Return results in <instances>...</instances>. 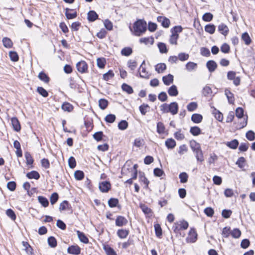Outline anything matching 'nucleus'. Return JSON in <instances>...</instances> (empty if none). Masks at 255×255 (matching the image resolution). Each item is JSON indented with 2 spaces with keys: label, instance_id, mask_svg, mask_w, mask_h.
I'll return each instance as SVG.
<instances>
[{
  "label": "nucleus",
  "instance_id": "b1692460",
  "mask_svg": "<svg viewBox=\"0 0 255 255\" xmlns=\"http://www.w3.org/2000/svg\"><path fill=\"white\" fill-rule=\"evenodd\" d=\"M242 40H243L247 45H250L252 42V39L247 32H245L242 34Z\"/></svg>",
  "mask_w": 255,
  "mask_h": 255
},
{
  "label": "nucleus",
  "instance_id": "9d476101",
  "mask_svg": "<svg viewBox=\"0 0 255 255\" xmlns=\"http://www.w3.org/2000/svg\"><path fill=\"white\" fill-rule=\"evenodd\" d=\"M189 240L191 243H195L197 239V234L195 230L191 228L189 232Z\"/></svg>",
  "mask_w": 255,
  "mask_h": 255
},
{
  "label": "nucleus",
  "instance_id": "c9c22d12",
  "mask_svg": "<svg viewBox=\"0 0 255 255\" xmlns=\"http://www.w3.org/2000/svg\"><path fill=\"white\" fill-rule=\"evenodd\" d=\"M179 178L181 183H185L188 181V175L186 172H183L179 174Z\"/></svg>",
  "mask_w": 255,
  "mask_h": 255
},
{
  "label": "nucleus",
  "instance_id": "49530a36",
  "mask_svg": "<svg viewBox=\"0 0 255 255\" xmlns=\"http://www.w3.org/2000/svg\"><path fill=\"white\" fill-rule=\"evenodd\" d=\"M246 138L250 141H253L255 139V133L254 131L250 130L246 134Z\"/></svg>",
  "mask_w": 255,
  "mask_h": 255
},
{
  "label": "nucleus",
  "instance_id": "a19ab883",
  "mask_svg": "<svg viewBox=\"0 0 255 255\" xmlns=\"http://www.w3.org/2000/svg\"><path fill=\"white\" fill-rule=\"evenodd\" d=\"M139 42L144 43L145 45L148 44L149 43L151 44H153L154 39L152 37L141 38L139 39Z\"/></svg>",
  "mask_w": 255,
  "mask_h": 255
},
{
  "label": "nucleus",
  "instance_id": "393cba45",
  "mask_svg": "<svg viewBox=\"0 0 255 255\" xmlns=\"http://www.w3.org/2000/svg\"><path fill=\"white\" fill-rule=\"evenodd\" d=\"M183 30V27L181 25H176L172 28L170 30V32L172 34L174 35H177L179 38L178 33H180Z\"/></svg>",
  "mask_w": 255,
  "mask_h": 255
},
{
  "label": "nucleus",
  "instance_id": "e2e57ef3",
  "mask_svg": "<svg viewBox=\"0 0 255 255\" xmlns=\"http://www.w3.org/2000/svg\"><path fill=\"white\" fill-rule=\"evenodd\" d=\"M248 148H249V143L248 142H242L239 147V150L241 152H245L248 149Z\"/></svg>",
  "mask_w": 255,
  "mask_h": 255
},
{
  "label": "nucleus",
  "instance_id": "4d7b16f0",
  "mask_svg": "<svg viewBox=\"0 0 255 255\" xmlns=\"http://www.w3.org/2000/svg\"><path fill=\"white\" fill-rule=\"evenodd\" d=\"M212 93V91L211 88L209 86H205L202 90V94L203 95L207 97L209 95H211Z\"/></svg>",
  "mask_w": 255,
  "mask_h": 255
},
{
  "label": "nucleus",
  "instance_id": "e433bc0d",
  "mask_svg": "<svg viewBox=\"0 0 255 255\" xmlns=\"http://www.w3.org/2000/svg\"><path fill=\"white\" fill-rule=\"evenodd\" d=\"M22 244L24 247V250L28 255H31L32 253V249L29 244L26 242H22Z\"/></svg>",
  "mask_w": 255,
  "mask_h": 255
},
{
  "label": "nucleus",
  "instance_id": "ea45409f",
  "mask_svg": "<svg viewBox=\"0 0 255 255\" xmlns=\"http://www.w3.org/2000/svg\"><path fill=\"white\" fill-rule=\"evenodd\" d=\"M39 202L44 207H47L49 205V202L47 199L43 196H39L38 197Z\"/></svg>",
  "mask_w": 255,
  "mask_h": 255
},
{
  "label": "nucleus",
  "instance_id": "a878e982",
  "mask_svg": "<svg viewBox=\"0 0 255 255\" xmlns=\"http://www.w3.org/2000/svg\"><path fill=\"white\" fill-rule=\"evenodd\" d=\"M189 131L193 136H198L201 133L200 128L197 126L191 127Z\"/></svg>",
  "mask_w": 255,
  "mask_h": 255
},
{
  "label": "nucleus",
  "instance_id": "bf43d9fd",
  "mask_svg": "<svg viewBox=\"0 0 255 255\" xmlns=\"http://www.w3.org/2000/svg\"><path fill=\"white\" fill-rule=\"evenodd\" d=\"M200 53L202 56L209 57L210 55V51L207 47H201L200 49Z\"/></svg>",
  "mask_w": 255,
  "mask_h": 255
},
{
  "label": "nucleus",
  "instance_id": "423d86ee",
  "mask_svg": "<svg viewBox=\"0 0 255 255\" xmlns=\"http://www.w3.org/2000/svg\"><path fill=\"white\" fill-rule=\"evenodd\" d=\"M80 252L81 249L77 245L71 246L67 249V252L72 255H79L80 254Z\"/></svg>",
  "mask_w": 255,
  "mask_h": 255
},
{
  "label": "nucleus",
  "instance_id": "3c124183",
  "mask_svg": "<svg viewBox=\"0 0 255 255\" xmlns=\"http://www.w3.org/2000/svg\"><path fill=\"white\" fill-rule=\"evenodd\" d=\"M147 109H149L148 105L146 104H143L139 107V110L142 115H145L147 112Z\"/></svg>",
  "mask_w": 255,
  "mask_h": 255
},
{
  "label": "nucleus",
  "instance_id": "0eeeda50",
  "mask_svg": "<svg viewBox=\"0 0 255 255\" xmlns=\"http://www.w3.org/2000/svg\"><path fill=\"white\" fill-rule=\"evenodd\" d=\"M76 67L78 71L82 73L85 72L88 68L87 64L84 61L78 62L76 64Z\"/></svg>",
  "mask_w": 255,
  "mask_h": 255
},
{
  "label": "nucleus",
  "instance_id": "cd10ccee",
  "mask_svg": "<svg viewBox=\"0 0 255 255\" xmlns=\"http://www.w3.org/2000/svg\"><path fill=\"white\" fill-rule=\"evenodd\" d=\"M216 30V26L213 24H208L205 26V30L206 32L212 34H213Z\"/></svg>",
  "mask_w": 255,
  "mask_h": 255
},
{
  "label": "nucleus",
  "instance_id": "a211bd4d",
  "mask_svg": "<svg viewBox=\"0 0 255 255\" xmlns=\"http://www.w3.org/2000/svg\"><path fill=\"white\" fill-rule=\"evenodd\" d=\"M239 144V142L237 139H234L226 143V145L231 149H236Z\"/></svg>",
  "mask_w": 255,
  "mask_h": 255
},
{
  "label": "nucleus",
  "instance_id": "dca6fc26",
  "mask_svg": "<svg viewBox=\"0 0 255 255\" xmlns=\"http://www.w3.org/2000/svg\"><path fill=\"white\" fill-rule=\"evenodd\" d=\"M165 145L168 149H172L175 147L176 143L174 139H173L172 138H168L165 141Z\"/></svg>",
  "mask_w": 255,
  "mask_h": 255
},
{
  "label": "nucleus",
  "instance_id": "4c0bfd02",
  "mask_svg": "<svg viewBox=\"0 0 255 255\" xmlns=\"http://www.w3.org/2000/svg\"><path fill=\"white\" fill-rule=\"evenodd\" d=\"M154 230L156 236L160 238L162 235V230L160 227V225L158 224L154 225Z\"/></svg>",
  "mask_w": 255,
  "mask_h": 255
},
{
  "label": "nucleus",
  "instance_id": "7ed1b4c3",
  "mask_svg": "<svg viewBox=\"0 0 255 255\" xmlns=\"http://www.w3.org/2000/svg\"><path fill=\"white\" fill-rule=\"evenodd\" d=\"M157 20L158 22L161 23L162 26L164 28H168L170 26V20L165 16H158L157 17Z\"/></svg>",
  "mask_w": 255,
  "mask_h": 255
},
{
  "label": "nucleus",
  "instance_id": "ddd939ff",
  "mask_svg": "<svg viewBox=\"0 0 255 255\" xmlns=\"http://www.w3.org/2000/svg\"><path fill=\"white\" fill-rule=\"evenodd\" d=\"M11 122L14 130L19 131L21 129V127L18 119L15 117L12 118Z\"/></svg>",
  "mask_w": 255,
  "mask_h": 255
},
{
  "label": "nucleus",
  "instance_id": "c85d7f7f",
  "mask_svg": "<svg viewBox=\"0 0 255 255\" xmlns=\"http://www.w3.org/2000/svg\"><path fill=\"white\" fill-rule=\"evenodd\" d=\"M98 17V15L93 10L90 11L88 13V19L90 21H94Z\"/></svg>",
  "mask_w": 255,
  "mask_h": 255
},
{
  "label": "nucleus",
  "instance_id": "39448f33",
  "mask_svg": "<svg viewBox=\"0 0 255 255\" xmlns=\"http://www.w3.org/2000/svg\"><path fill=\"white\" fill-rule=\"evenodd\" d=\"M168 111L172 115H175L178 111V105L177 102H173L168 104Z\"/></svg>",
  "mask_w": 255,
  "mask_h": 255
},
{
  "label": "nucleus",
  "instance_id": "473e14b6",
  "mask_svg": "<svg viewBox=\"0 0 255 255\" xmlns=\"http://www.w3.org/2000/svg\"><path fill=\"white\" fill-rule=\"evenodd\" d=\"M77 236L81 242L87 244L89 242V240L87 237L83 233L80 232L79 231H77Z\"/></svg>",
  "mask_w": 255,
  "mask_h": 255
},
{
  "label": "nucleus",
  "instance_id": "864d4df0",
  "mask_svg": "<svg viewBox=\"0 0 255 255\" xmlns=\"http://www.w3.org/2000/svg\"><path fill=\"white\" fill-rule=\"evenodd\" d=\"M204 213L205 215L209 217H212L214 214V209L211 207H207L204 209Z\"/></svg>",
  "mask_w": 255,
  "mask_h": 255
},
{
  "label": "nucleus",
  "instance_id": "0e129e2a",
  "mask_svg": "<svg viewBox=\"0 0 255 255\" xmlns=\"http://www.w3.org/2000/svg\"><path fill=\"white\" fill-rule=\"evenodd\" d=\"M167 98L168 96L165 92H161L158 95V99L162 102L166 101Z\"/></svg>",
  "mask_w": 255,
  "mask_h": 255
},
{
  "label": "nucleus",
  "instance_id": "6ab92c4d",
  "mask_svg": "<svg viewBox=\"0 0 255 255\" xmlns=\"http://www.w3.org/2000/svg\"><path fill=\"white\" fill-rule=\"evenodd\" d=\"M191 121L195 124L200 123L203 120V116L199 114H193L191 118Z\"/></svg>",
  "mask_w": 255,
  "mask_h": 255
},
{
  "label": "nucleus",
  "instance_id": "412c9836",
  "mask_svg": "<svg viewBox=\"0 0 255 255\" xmlns=\"http://www.w3.org/2000/svg\"><path fill=\"white\" fill-rule=\"evenodd\" d=\"M65 10V15L67 19H73L77 16L76 12L74 11L73 9L66 8Z\"/></svg>",
  "mask_w": 255,
  "mask_h": 255
},
{
  "label": "nucleus",
  "instance_id": "338daca9",
  "mask_svg": "<svg viewBox=\"0 0 255 255\" xmlns=\"http://www.w3.org/2000/svg\"><path fill=\"white\" fill-rule=\"evenodd\" d=\"M74 176L78 180H82L84 177V174L83 171L77 170L75 172Z\"/></svg>",
  "mask_w": 255,
  "mask_h": 255
},
{
  "label": "nucleus",
  "instance_id": "f8f14e48",
  "mask_svg": "<svg viewBox=\"0 0 255 255\" xmlns=\"http://www.w3.org/2000/svg\"><path fill=\"white\" fill-rule=\"evenodd\" d=\"M218 31L224 36L227 35L229 33V28L228 26L224 23H221L218 26Z\"/></svg>",
  "mask_w": 255,
  "mask_h": 255
},
{
  "label": "nucleus",
  "instance_id": "9b49d317",
  "mask_svg": "<svg viewBox=\"0 0 255 255\" xmlns=\"http://www.w3.org/2000/svg\"><path fill=\"white\" fill-rule=\"evenodd\" d=\"M111 188V184L109 182L104 181L99 184V189L103 192H107Z\"/></svg>",
  "mask_w": 255,
  "mask_h": 255
},
{
  "label": "nucleus",
  "instance_id": "6e6552de",
  "mask_svg": "<svg viewBox=\"0 0 255 255\" xmlns=\"http://www.w3.org/2000/svg\"><path fill=\"white\" fill-rule=\"evenodd\" d=\"M206 67H207L209 71L211 73L215 71L217 67V63L214 60H209L206 63Z\"/></svg>",
  "mask_w": 255,
  "mask_h": 255
},
{
  "label": "nucleus",
  "instance_id": "aec40b11",
  "mask_svg": "<svg viewBox=\"0 0 255 255\" xmlns=\"http://www.w3.org/2000/svg\"><path fill=\"white\" fill-rule=\"evenodd\" d=\"M117 234L120 239H125L129 234V231L126 229H119Z\"/></svg>",
  "mask_w": 255,
  "mask_h": 255
},
{
  "label": "nucleus",
  "instance_id": "58836bf2",
  "mask_svg": "<svg viewBox=\"0 0 255 255\" xmlns=\"http://www.w3.org/2000/svg\"><path fill=\"white\" fill-rule=\"evenodd\" d=\"M128 124L126 120H122L120 121L118 125L119 129L124 130L126 129L128 127Z\"/></svg>",
  "mask_w": 255,
  "mask_h": 255
},
{
  "label": "nucleus",
  "instance_id": "de8ad7c7",
  "mask_svg": "<svg viewBox=\"0 0 255 255\" xmlns=\"http://www.w3.org/2000/svg\"><path fill=\"white\" fill-rule=\"evenodd\" d=\"M139 207L145 214H149L152 213L151 209L144 204H140Z\"/></svg>",
  "mask_w": 255,
  "mask_h": 255
},
{
  "label": "nucleus",
  "instance_id": "680f3d73",
  "mask_svg": "<svg viewBox=\"0 0 255 255\" xmlns=\"http://www.w3.org/2000/svg\"><path fill=\"white\" fill-rule=\"evenodd\" d=\"M232 211L229 209H224L222 212V216L225 219H228L230 217Z\"/></svg>",
  "mask_w": 255,
  "mask_h": 255
},
{
  "label": "nucleus",
  "instance_id": "4468645a",
  "mask_svg": "<svg viewBox=\"0 0 255 255\" xmlns=\"http://www.w3.org/2000/svg\"><path fill=\"white\" fill-rule=\"evenodd\" d=\"M225 94L228 99L229 103L230 104H233L235 102L234 94L228 89H225Z\"/></svg>",
  "mask_w": 255,
  "mask_h": 255
},
{
  "label": "nucleus",
  "instance_id": "bb28decb",
  "mask_svg": "<svg viewBox=\"0 0 255 255\" xmlns=\"http://www.w3.org/2000/svg\"><path fill=\"white\" fill-rule=\"evenodd\" d=\"M122 89L123 91L126 92L128 94H131L133 93L132 88L126 83H123L122 85Z\"/></svg>",
  "mask_w": 255,
  "mask_h": 255
},
{
  "label": "nucleus",
  "instance_id": "7c9ffc66",
  "mask_svg": "<svg viewBox=\"0 0 255 255\" xmlns=\"http://www.w3.org/2000/svg\"><path fill=\"white\" fill-rule=\"evenodd\" d=\"M190 146L192 151L194 152L201 149L200 145L195 140H192L190 142Z\"/></svg>",
  "mask_w": 255,
  "mask_h": 255
},
{
  "label": "nucleus",
  "instance_id": "f03ea898",
  "mask_svg": "<svg viewBox=\"0 0 255 255\" xmlns=\"http://www.w3.org/2000/svg\"><path fill=\"white\" fill-rule=\"evenodd\" d=\"M131 162L127 161L125 164L124 165L122 169V174L123 175H127L126 172L127 171H136L137 172V168L138 167L137 164L133 165V167H130Z\"/></svg>",
  "mask_w": 255,
  "mask_h": 255
},
{
  "label": "nucleus",
  "instance_id": "603ef678",
  "mask_svg": "<svg viewBox=\"0 0 255 255\" xmlns=\"http://www.w3.org/2000/svg\"><path fill=\"white\" fill-rule=\"evenodd\" d=\"M231 228L230 227H225L223 229L222 235L224 238H228L231 235Z\"/></svg>",
  "mask_w": 255,
  "mask_h": 255
},
{
  "label": "nucleus",
  "instance_id": "5fc2aeb1",
  "mask_svg": "<svg viewBox=\"0 0 255 255\" xmlns=\"http://www.w3.org/2000/svg\"><path fill=\"white\" fill-rule=\"evenodd\" d=\"M62 109L64 111L71 112L73 110V106L69 103H64L62 105Z\"/></svg>",
  "mask_w": 255,
  "mask_h": 255
},
{
  "label": "nucleus",
  "instance_id": "a18cd8bd",
  "mask_svg": "<svg viewBox=\"0 0 255 255\" xmlns=\"http://www.w3.org/2000/svg\"><path fill=\"white\" fill-rule=\"evenodd\" d=\"M3 46L6 48H10L12 46V42L10 38L4 37L2 39Z\"/></svg>",
  "mask_w": 255,
  "mask_h": 255
},
{
  "label": "nucleus",
  "instance_id": "2f4dec72",
  "mask_svg": "<svg viewBox=\"0 0 255 255\" xmlns=\"http://www.w3.org/2000/svg\"><path fill=\"white\" fill-rule=\"evenodd\" d=\"M194 152L195 153V156L198 161L202 162L204 161L203 153L201 148L197 151H194Z\"/></svg>",
  "mask_w": 255,
  "mask_h": 255
},
{
  "label": "nucleus",
  "instance_id": "c756f323",
  "mask_svg": "<svg viewBox=\"0 0 255 255\" xmlns=\"http://www.w3.org/2000/svg\"><path fill=\"white\" fill-rule=\"evenodd\" d=\"M185 66L186 70L190 72L197 69V64L193 62H188L186 63Z\"/></svg>",
  "mask_w": 255,
  "mask_h": 255
},
{
  "label": "nucleus",
  "instance_id": "6e6d98bb",
  "mask_svg": "<svg viewBox=\"0 0 255 255\" xmlns=\"http://www.w3.org/2000/svg\"><path fill=\"white\" fill-rule=\"evenodd\" d=\"M181 129L174 133V137L178 140H182L185 138L184 135L181 132Z\"/></svg>",
  "mask_w": 255,
  "mask_h": 255
},
{
  "label": "nucleus",
  "instance_id": "f3484780",
  "mask_svg": "<svg viewBox=\"0 0 255 255\" xmlns=\"http://www.w3.org/2000/svg\"><path fill=\"white\" fill-rule=\"evenodd\" d=\"M168 93L169 96L171 97H175L178 95V91L177 86L175 85H172L168 89Z\"/></svg>",
  "mask_w": 255,
  "mask_h": 255
},
{
  "label": "nucleus",
  "instance_id": "72a5a7b5",
  "mask_svg": "<svg viewBox=\"0 0 255 255\" xmlns=\"http://www.w3.org/2000/svg\"><path fill=\"white\" fill-rule=\"evenodd\" d=\"M242 233L238 228H235L231 232V235L233 238L238 239L241 236Z\"/></svg>",
  "mask_w": 255,
  "mask_h": 255
},
{
  "label": "nucleus",
  "instance_id": "79ce46f5",
  "mask_svg": "<svg viewBox=\"0 0 255 255\" xmlns=\"http://www.w3.org/2000/svg\"><path fill=\"white\" fill-rule=\"evenodd\" d=\"M159 51L161 53H166L168 51L166 45L164 43L159 42L157 44Z\"/></svg>",
  "mask_w": 255,
  "mask_h": 255
},
{
  "label": "nucleus",
  "instance_id": "774afa93",
  "mask_svg": "<svg viewBox=\"0 0 255 255\" xmlns=\"http://www.w3.org/2000/svg\"><path fill=\"white\" fill-rule=\"evenodd\" d=\"M246 162V159L244 157H240L238 158L236 162V164L240 168H243L244 166V163Z\"/></svg>",
  "mask_w": 255,
  "mask_h": 255
},
{
  "label": "nucleus",
  "instance_id": "69168bd1",
  "mask_svg": "<svg viewBox=\"0 0 255 255\" xmlns=\"http://www.w3.org/2000/svg\"><path fill=\"white\" fill-rule=\"evenodd\" d=\"M48 243L51 248H55L57 246V241L53 237H50L48 239Z\"/></svg>",
  "mask_w": 255,
  "mask_h": 255
},
{
  "label": "nucleus",
  "instance_id": "1a4fd4ad",
  "mask_svg": "<svg viewBox=\"0 0 255 255\" xmlns=\"http://www.w3.org/2000/svg\"><path fill=\"white\" fill-rule=\"evenodd\" d=\"M173 78L174 77L172 74H168L167 75L162 77V81L165 85L169 86L173 82Z\"/></svg>",
  "mask_w": 255,
  "mask_h": 255
},
{
  "label": "nucleus",
  "instance_id": "09e8293b",
  "mask_svg": "<svg viewBox=\"0 0 255 255\" xmlns=\"http://www.w3.org/2000/svg\"><path fill=\"white\" fill-rule=\"evenodd\" d=\"M236 116L239 118L241 119L244 116V110L241 107H238L236 109Z\"/></svg>",
  "mask_w": 255,
  "mask_h": 255
},
{
  "label": "nucleus",
  "instance_id": "37998d69",
  "mask_svg": "<svg viewBox=\"0 0 255 255\" xmlns=\"http://www.w3.org/2000/svg\"><path fill=\"white\" fill-rule=\"evenodd\" d=\"M213 18V15L210 12H206L202 16L203 20L206 22H210L212 20Z\"/></svg>",
  "mask_w": 255,
  "mask_h": 255
},
{
  "label": "nucleus",
  "instance_id": "052dcab7",
  "mask_svg": "<svg viewBox=\"0 0 255 255\" xmlns=\"http://www.w3.org/2000/svg\"><path fill=\"white\" fill-rule=\"evenodd\" d=\"M153 174L156 177H161L165 175L163 170L159 168H155L153 170Z\"/></svg>",
  "mask_w": 255,
  "mask_h": 255
},
{
  "label": "nucleus",
  "instance_id": "5701e85b",
  "mask_svg": "<svg viewBox=\"0 0 255 255\" xmlns=\"http://www.w3.org/2000/svg\"><path fill=\"white\" fill-rule=\"evenodd\" d=\"M132 49L130 47H125L123 48L121 52V54L125 56H129L132 53Z\"/></svg>",
  "mask_w": 255,
  "mask_h": 255
},
{
  "label": "nucleus",
  "instance_id": "f257e3e1",
  "mask_svg": "<svg viewBox=\"0 0 255 255\" xmlns=\"http://www.w3.org/2000/svg\"><path fill=\"white\" fill-rule=\"evenodd\" d=\"M133 29L134 34L136 36H140L144 33L147 29V24L143 19H137L133 23Z\"/></svg>",
  "mask_w": 255,
  "mask_h": 255
},
{
  "label": "nucleus",
  "instance_id": "8fccbe9b",
  "mask_svg": "<svg viewBox=\"0 0 255 255\" xmlns=\"http://www.w3.org/2000/svg\"><path fill=\"white\" fill-rule=\"evenodd\" d=\"M165 131V127L164 124L161 122L157 123V132L159 133H163Z\"/></svg>",
  "mask_w": 255,
  "mask_h": 255
},
{
  "label": "nucleus",
  "instance_id": "13d9d810",
  "mask_svg": "<svg viewBox=\"0 0 255 255\" xmlns=\"http://www.w3.org/2000/svg\"><path fill=\"white\" fill-rule=\"evenodd\" d=\"M38 77L40 80L45 83H48L49 81V78L48 76L43 72H40Z\"/></svg>",
  "mask_w": 255,
  "mask_h": 255
},
{
  "label": "nucleus",
  "instance_id": "2eb2a0df",
  "mask_svg": "<svg viewBox=\"0 0 255 255\" xmlns=\"http://www.w3.org/2000/svg\"><path fill=\"white\" fill-rule=\"evenodd\" d=\"M139 180L140 182H143L145 184V188H148V185L149 184V180L145 176L144 173L142 172L139 173Z\"/></svg>",
  "mask_w": 255,
  "mask_h": 255
},
{
  "label": "nucleus",
  "instance_id": "20e7f679",
  "mask_svg": "<svg viewBox=\"0 0 255 255\" xmlns=\"http://www.w3.org/2000/svg\"><path fill=\"white\" fill-rule=\"evenodd\" d=\"M128 223V220L124 216H118L115 220V224L118 227L126 226Z\"/></svg>",
  "mask_w": 255,
  "mask_h": 255
},
{
  "label": "nucleus",
  "instance_id": "c03bdc74",
  "mask_svg": "<svg viewBox=\"0 0 255 255\" xmlns=\"http://www.w3.org/2000/svg\"><path fill=\"white\" fill-rule=\"evenodd\" d=\"M198 107V104L196 102H192L188 104L187 106V110L189 112L195 111Z\"/></svg>",
  "mask_w": 255,
  "mask_h": 255
},
{
  "label": "nucleus",
  "instance_id": "4be33fe9",
  "mask_svg": "<svg viewBox=\"0 0 255 255\" xmlns=\"http://www.w3.org/2000/svg\"><path fill=\"white\" fill-rule=\"evenodd\" d=\"M166 69V65L165 63H160L156 64L155 66V71L158 73H161L164 72Z\"/></svg>",
  "mask_w": 255,
  "mask_h": 255
},
{
  "label": "nucleus",
  "instance_id": "f704fd0d",
  "mask_svg": "<svg viewBox=\"0 0 255 255\" xmlns=\"http://www.w3.org/2000/svg\"><path fill=\"white\" fill-rule=\"evenodd\" d=\"M26 176L29 179H38L40 177L39 174L36 171H32L30 172H28L26 174Z\"/></svg>",
  "mask_w": 255,
  "mask_h": 255
}]
</instances>
